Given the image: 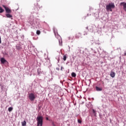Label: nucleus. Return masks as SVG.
<instances>
[{
  "label": "nucleus",
  "mask_w": 126,
  "mask_h": 126,
  "mask_svg": "<svg viewBox=\"0 0 126 126\" xmlns=\"http://www.w3.org/2000/svg\"><path fill=\"white\" fill-rule=\"evenodd\" d=\"M54 34L55 35L56 38L58 39V41L59 42V45L60 46H62L63 45V41L62 40V37H61V35L59 34L58 33V31L56 29L54 30Z\"/></svg>",
  "instance_id": "1"
},
{
  "label": "nucleus",
  "mask_w": 126,
  "mask_h": 126,
  "mask_svg": "<svg viewBox=\"0 0 126 126\" xmlns=\"http://www.w3.org/2000/svg\"><path fill=\"white\" fill-rule=\"evenodd\" d=\"M37 126H43V117L41 116H39L36 118Z\"/></svg>",
  "instance_id": "2"
},
{
  "label": "nucleus",
  "mask_w": 126,
  "mask_h": 126,
  "mask_svg": "<svg viewBox=\"0 0 126 126\" xmlns=\"http://www.w3.org/2000/svg\"><path fill=\"white\" fill-rule=\"evenodd\" d=\"M115 3H111L106 6V9L107 11H113L112 8H115Z\"/></svg>",
  "instance_id": "3"
},
{
  "label": "nucleus",
  "mask_w": 126,
  "mask_h": 126,
  "mask_svg": "<svg viewBox=\"0 0 126 126\" xmlns=\"http://www.w3.org/2000/svg\"><path fill=\"white\" fill-rule=\"evenodd\" d=\"M35 94L33 93H31L29 94V98L31 101H34L35 100Z\"/></svg>",
  "instance_id": "4"
},
{
  "label": "nucleus",
  "mask_w": 126,
  "mask_h": 126,
  "mask_svg": "<svg viewBox=\"0 0 126 126\" xmlns=\"http://www.w3.org/2000/svg\"><path fill=\"white\" fill-rule=\"evenodd\" d=\"M3 7H4L6 12L7 13H11V10L8 8V7H7L6 6L3 5H2Z\"/></svg>",
  "instance_id": "5"
},
{
  "label": "nucleus",
  "mask_w": 126,
  "mask_h": 126,
  "mask_svg": "<svg viewBox=\"0 0 126 126\" xmlns=\"http://www.w3.org/2000/svg\"><path fill=\"white\" fill-rule=\"evenodd\" d=\"M82 34L80 32H78L75 35L76 39H79V38L81 37Z\"/></svg>",
  "instance_id": "6"
},
{
  "label": "nucleus",
  "mask_w": 126,
  "mask_h": 126,
  "mask_svg": "<svg viewBox=\"0 0 126 126\" xmlns=\"http://www.w3.org/2000/svg\"><path fill=\"white\" fill-rule=\"evenodd\" d=\"M116 75V73H115V72L111 71L110 72V76L111 77H112L113 78H114V77H115Z\"/></svg>",
  "instance_id": "7"
},
{
  "label": "nucleus",
  "mask_w": 126,
  "mask_h": 126,
  "mask_svg": "<svg viewBox=\"0 0 126 126\" xmlns=\"http://www.w3.org/2000/svg\"><path fill=\"white\" fill-rule=\"evenodd\" d=\"M0 62L1 63H6V60H5V59H4V58H2L0 59Z\"/></svg>",
  "instance_id": "8"
},
{
  "label": "nucleus",
  "mask_w": 126,
  "mask_h": 126,
  "mask_svg": "<svg viewBox=\"0 0 126 126\" xmlns=\"http://www.w3.org/2000/svg\"><path fill=\"white\" fill-rule=\"evenodd\" d=\"M95 89L96 91H102V88H99L98 87H95Z\"/></svg>",
  "instance_id": "9"
},
{
  "label": "nucleus",
  "mask_w": 126,
  "mask_h": 126,
  "mask_svg": "<svg viewBox=\"0 0 126 126\" xmlns=\"http://www.w3.org/2000/svg\"><path fill=\"white\" fill-rule=\"evenodd\" d=\"M6 16L8 18H11L12 17V15H10V14H6Z\"/></svg>",
  "instance_id": "10"
},
{
  "label": "nucleus",
  "mask_w": 126,
  "mask_h": 126,
  "mask_svg": "<svg viewBox=\"0 0 126 126\" xmlns=\"http://www.w3.org/2000/svg\"><path fill=\"white\" fill-rule=\"evenodd\" d=\"M2 12H4V10L0 6V13H2Z\"/></svg>",
  "instance_id": "11"
},
{
  "label": "nucleus",
  "mask_w": 126,
  "mask_h": 126,
  "mask_svg": "<svg viewBox=\"0 0 126 126\" xmlns=\"http://www.w3.org/2000/svg\"><path fill=\"white\" fill-rule=\"evenodd\" d=\"M22 126H26V121H24L23 122H22Z\"/></svg>",
  "instance_id": "12"
},
{
  "label": "nucleus",
  "mask_w": 126,
  "mask_h": 126,
  "mask_svg": "<svg viewBox=\"0 0 126 126\" xmlns=\"http://www.w3.org/2000/svg\"><path fill=\"white\" fill-rule=\"evenodd\" d=\"M93 113L94 114V117H96V115H97V113H96V111L95 110L93 109Z\"/></svg>",
  "instance_id": "13"
},
{
  "label": "nucleus",
  "mask_w": 126,
  "mask_h": 126,
  "mask_svg": "<svg viewBox=\"0 0 126 126\" xmlns=\"http://www.w3.org/2000/svg\"><path fill=\"white\" fill-rule=\"evenodd\" d=\"M71 76L72 77H75L76 76V74L74 72H72L71 74Z\"/></svg>",
  "instance_id": "14"
},
{
  "label": "nucleus",
  "mask_w": 126,
  "mask_h": 126,
  "mask_svg": "<svg viewBox=\"0 0 126 126\" xmlns=\"http://www.w3.org/2000/svg\"><path fill=\"white\" fill-rule=\"evenodd\" d=\"M13 110V108L12 107H9L8 109V112H11Z\"/></svg>",
  "instance_id": "15"
},
{
  "label": "nucleus",
  "mask_w": 126,
  "mask_h": 126,
  "mask_svg": "<svg viewBox=\"0 0 126 126\" xmlns=\"http://www.w3.org/2000/svg\"><path fill=\"white\" fill-rule=\"evenodd\" d=\"M16 49L17 50H20L21 49V47H20V46H19V45L16 46Z\"/></svg>",
  "instance_id": "16"
},
{
  "label": "nucleus",
  "mask_w": 126,
  "mask_h": 126,
  "mask_svg": "<svg viewBox=\"0 0 126 126\" xmlns=\"http://www.w3.org/2000/svg\"><path fill=\"white\" fill-rule=\"evenodd\" d=\"M36 34L37 35H40V34H41V32L39 30H37L36 31Z\"/></svg>",
  "instance_id": "17"
},
{
  "label": "nucleus",
  "mask_w": 126,
  "mask_h": 126,
  "mask_svg": "<svg viewBox=\"0 0 126 126\" xmlns=\"http://www.w3.org/2000/svg\"><path fill=\"white\" fill-rule=\"evenodd\" d=\"M63 60L64 61H66V55L63 56Z\"/></svg>",
  "instance_id": "18"
},
{
  "label": "nucleus",
  "mask_w": 126,
  "mask_h": 126,
  "mask_svg": "<svg viewBox=\"0 0 126 126\" xmlns=\"http://www.w3.org/2000/svg\"><path fill=\"white\" fill-rule=\"evenodd\" d=\"M78 123L79 124H81V123H82V121H81V120L78 119Z\"/></svg>",
  "instance_id": "19"
},
{
  "label": "nucleus",
  "mask_w": 126,
  "mask_h": 126,
  "mask_svg": "<svg viewBox=\"0 0 126 126\" xmlns=\"http://www.w3.org/2000/svg\"><path fill=\"white\" fill-rule=\"evenodd\" d=\"M0 44H1V38L0 37Z\"/></svg>",
  "instance_id": "20"
},
{
  "label": "nucleus",
  "mask_w": 126,
  "mask_h": 126,
  "mask_svg": "<svg viewBox=\"0 0 126 126\" xmlns=\"http://www.w3.org/2000/svg\"><path fill=\"white\" fill-rule=\"evenodd\" d=\"M46 121H49V118L46 117Z\"/></svg>",
  "instance_id": "21"
},
{
  "label": "nucleus",
  "mask_w": 126,
  "mask_h": 126,
  "mask_svg": "<svg viewBox=\"0 0 126 126\" xmlns=\"http://www.w3.org/2000/svg\"><path fill=\"white\" fill-rule=\"evenodd\" d=\"M56 69H57V70H60V68H56Z\"/></svg>",
  "instance_id": "22"
},
{
  "label": "nucleus",
  "mask_w": 126,
  "mask_h": 126,
  "mask_svg": "<svg viewBox=\"0 0 126 126\" xmlns=\"http://www.w3.org/2000/svg\"><path fill=\"white\" fill-rule=\"evenodd\" d=\"M61 70H63V66L61 67Z\"/></svg>",
  "instance_id": "23"
}]
</instances>
